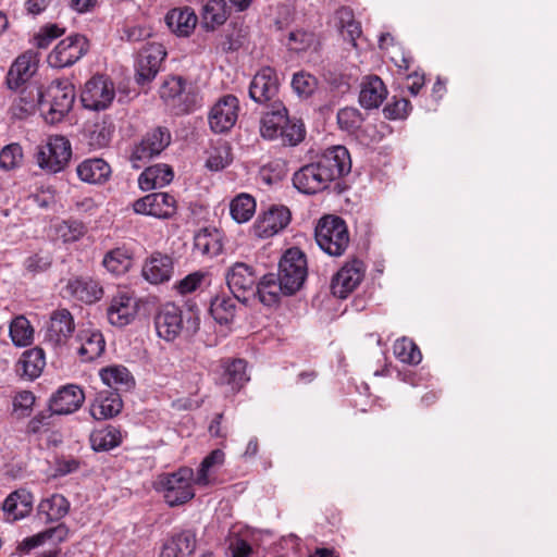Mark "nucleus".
Instances as JSON below:
<instances>
[{"label": "nucleus", "instance_id": "obj_1", "mask_svg": "<svg viewBox=\"0 0 557 557\" xmlns=\"http://www.w3.org/2000/svg\"><path fill=\"white\" fill-rule=\"evenodd\" d=\"M351 170L349 151L344 146H333L313 162L301 166L293 175V184L300 193L312 195L326 189L330 184Z\"/></svg>", "mask_w": 557, "mask_h": 557}, {"label": "nucleus", "instance_id": "obj_2", "mask_svg": "<svg viewBox=\"0 0 557 557\" xmlns=\"http://www.w3.org/2000/svg\"><path fill=\"white\" fill-rule=\"evenodd\" d=\"M154 326L160 338L173 342L182 333L194 335L199 329V317L190 310L184 311L174 304H166L156 314Z\"/></svg>", "mask_w": 557, "mask_h": 557}, {"label": "nucleus", "instance_id": "obj_3", "mask_svg": "<svg viewBox=\"0 0 557 557\" xmlns=\"http://www.w3.org/2000/svg\"><path fill=\"white\" fill-rule=\"evenodd\" d=\"M194 470L182 467L177 471L158 476L156 491L161 493L170 507L181 506L195 497L193 487Z\"/></svg>", "mask_w": 557, "mask_h": 557}, {"label": "nucleus", "instance_id": "obj_4", "mask_svg": "<svg viewBox=\"0 0 557 557\" xmlns=\"http://www.w3.org/2000/svg\"><path fill=\"white\" fill-rule=\"evenodd\" d=\"M318 246L329 256L339 257L349 246V232L346 222L336 215L321 218L314 230Z\"/></svg>", "mask_w": 557, "mask_h": 557}, {"label": "nucleus", "instance_id": "obj_5", "mask_svg": "<svg viewBox=\"0 0 557 557\" xmlns=\"http://www.w3.org/2000/svg\"><path fill=\"white\" fill-rule=\"evenodd\" d=\"M75 100V88L69 79L51 82L45 91L42 114L47 122L61 121L70 112Z\"/></svg>", "mask_w": 557, "mask_h": 557}, {"label": "nucleus", "instance_id": "obj_6", "mask_svg": "<svg viewBox=\"0 0 557 557\" xmlns=\"http://www.w3.org/2000/svg\"><path fill=\"white\" fill-rule=\"evenodd\" d=\"M72 157L70 140L61 135L50 136L35 154L38 166L48 173H59L65 169Z\"/></svg>", "mask_w": 557, "mask_h": 557}, {"label": "nucleus", "instance_id": "obj_7", "mask_svg": "<svg viewBox=\"0 0 557 557\" xmlns=\"http://www.w3.org/2000/svg\"><path fill=\"white\" fill-rule=\"evenodd\" d=\"M307 260L298 248H290L281 258L277 278L285 288V295H293L300 289L307 277Z\"/></svg>", "mask_w": 557, "mask_h": 557}, {"label": "nucleus", "instance_id": "obj_8", "mask_svg": "<svg viewBox=\"0 0 557 557\" xmlns=\"http://www.w3.org/2000/svg\"><path fill=\"white\" fill-rule=\"evenodd\" d=\"M160 97L177 115L191 112L197 106V96L186 89V82L181 76H172L160 87Z\"/></svg>", "mask_w": 557, "mask_h": 557}, {"label": "nucleus", "instance_id": "obj_9", "mask_svg": "<svg viewBox=\"0 0 557 557\" xmlns=\"http://www.w3.org/2000/svg\"><path fill=\"white\" fill-rule=\"evenodd\" d=\"M171 144V133L166 127L158 126L148 132L133 148L129 161L134 169H140L152 158L159 156Z\"/></svg>", "mask_w": 557, "mask_h": 557}, {"label": "nucleus", "instance_id": "obj_10", "mask_svg": "<svg viewBox=\"0 0 557 557\" xmlns=\"http://www.w3.org/2000/svg\"><path fill=\"white\" fill-rule=\"evenodd\" d=\"M88 39L81 34H73L59 41L49 53L47 62L54 69L72 66L88 51Z\"/></svg>", "mask_w": 557, "mask_h": 557}, {"label": "nucleus", "instance_id": "obj_11", "mask_svg": "<svg viewBox=\"0 0 557 557\" xmlns=\"http://www.w3.org/2000/svg\"><path fill=\"white\" fill-rule=\"evenodd\" d=\"M226 284L236 300L248 302L251 297H256L257 274L252 267L236 262L225 274Z\"/></svg>", "mask_w": 557, "mask_h": 557}, {"label": "nucleus", "instance_id": "obj_12", "mask_svg": "<svg viewBox=\"0 0 557 557\" xmlns=\"http://www.w3.org/2000/svg\"><path fill=\"white\" fill-rule=\"evenodd\" d=\"M114 96L113 83L102 75H97L85 84L81 99L86 109L100 111L111 104Z\"/></svg>", "mask_w": 557, "mask_h": 557}, {"label": "nucleus", "instance_id": "obj_13", "mask_svg": "<svg viewBox=\"0 0 557 557\" xmlns=\"http://www.w3.org/2000/svg\"><path fill=\"white\" fill-rule=\"evenodd\" d=\"M133 210L137 214L170 219L176 213L177 202L175 197L168 193H152L135 200Z\"/></svg>", "mask_w": 557, "mask_h": 557}, {"label": "nucleus", "instance_id": "obj_14", "mask_svg": "<svg viewBox=\"0 0 557 557\" xmlns=\"http://www.w3.org/2000/svg\"><path fill=\"white\" fill-rule=\"evenodd\" d=\"M165 57L166 51L163 45L158 42L147 45L139 52L136 61V82L141 86L150 83L160 71Z\"/></svg>", "mask_w": 557, "mask_h": 557}, {"label": "nucleus", "instance_id": "obj_15", "mask_svg": "<svg viewBox=\"0 0 557 557\" xmlns=\"http://www.w3.org/2000/svg\"><path fill=\"white\" fill-rule=\"evenodd\" d=\"M239 101L233 95L222 97L211 109L209 124L214 133L228 132L238 117Z\"/></svg>", "mask_w": 557, "mask_h": 557}, {"label": "nucleus", "instance_id": "obj_16", "mask_svg": "<svg viewBox=\"0 0 557 557\" xmlns=\"http://www.w3.org/2000/svg\"><path fill=\"white\" fill-rule=\"evenodd\" d=\"M39 55L36 51L27 50L18 55L11 64L7 74V85L12 90L20 89L29 84L30 78L38 70Z\"/></svg>", "mask_w": 557, "mask_h": 557}, {"label": "nucleus", "instance_id": "obj_17", "mask_svg": "<svg viewBox=\"0 0 557 557\" xmlns=\"http://www.w3.org/2000/svg\"><path fill=\"white\" fill-rule=\"evenodd\" d=\"M75 330L74 319L67 309H58L51 313L45 339L55 348L67 345Z\"/></svg>", "mask_w": 557, "mask_h": 557}, {"label": "nucleus", "instance_id": "obj_18", "mask_svg": "<svg viewBox=\"0 0 557 557\" xmlns=\"http://www.w3.org/2000/svg\"><path fill=\"white\" fill-rule=\"evenodd\" d=\"M364 265L360 260H352L345 263L334 275L331 289L334 296L346 298L362 281Z\"/></svg>", "mask_w": 557, "mask_h": 557}, {"label": "nucleus", "instance_id": "obj_19", "mask_svg": "<svg viewBox=\"0 0 557 557\" xmlns=\"http://www.w3.org/2000/svg\"><path fill=\"white\" fill-rule=\"evenodd\" d=\"M137 311L136 298L126 290H119L111 299L107 315L112 325L123 327L135 319Z\"/></svg>", "mask_w": 557, "mask_h": 557}, {"label": "nucleus", "instance_id": "obj_20", "mask_svg": "<svg viewBox=\"0 0 557 557\" xmlns=\"http://www.w3.org/2000/svg\"><path fill=\"white\" fill-rule=\"evenodd\" d=\"M290 222V212L284 206H272L253 224L255 235L269 238L284 230Z\"/></svg>", "mask_w": 557, "mask_h": 557}, {"label": "nucleus", "instance_id": "obj_21", "mask_svg": "<svg viewBox=\"0 0 557 557\" xmlns=\"http://www.w3.org/2000/svg\"><path fill=\"white\" fill-rule=\"evenodd\" d=\"M278 94V79L275 70L262 67L252 78L249 86V97L257 103L273 100Z\"/></svg>", "mask_w": 557, "mask_h": 557}, {"label": "nucleus", "instance_id": "obj_22", "mask_svg": "<svg viewBox=\"0 0 557 557\" xmlns=\"http://www.w3.org/2000/svg\"><path fill=\"white\" fill-rule=\"evenodd\" d=\"M84 400V391L78 385L66 384L51 396L49 408L54 414H70L78 410Z\"/></svg>", "mask_w": 557, "mask_h": 557}, {"label": "nucleus", "instance_id": "obj_23", "mask_svg": "<svg viewBox=\"0 0 557 557\" xmlns=\"http://www.w3.org/2000/svg\"><path fill=\"white\" fill-rule=\"evenodd\" d=\"M69 297L84 304L98 301L103 294L102 287L89 276L71 277L64 287Z\"/></svg>", "mask_w": 557, "mask_h": 557}, {"label": "nucleus", "instance_id": "obj_24", "mask_svg": "<svg viewBox=\"0 0 557 557\" xmlns=\"http://www.w3.org/2000/svg\"><path fill=\"white\" fill-rule=\"evenodd\" d=\"M173 260L168 255L153 252L144 262L141 274L151 284L168 282L173 274Z\"/></svg>", "mask_w": 557, "mask_h": 557}, {"label": "nucleus", "instance_id": "obj_25", "mask_svg": "<svg viewBox=\"0 0 557 557\" xmlns=\"http://www.w3.org/2000/svg\"><path fill=\"white\" fill-rule=\"evenodd\" d=\"M34 504L33 494L26 488H18L10 493L2 504V509L8 521H17L27 517Z\"/></svg>", "mask_w": 557, "mask_h": 557}, {"label": "nucleus", "instance_id": "obj_26", "mask_svg": "<svg viewBox=\"0 0 557 557\" xmlns=\"http://www.w3.org/2000/svg\"><path fill=\"white\" fill-rule=\"evenodd\" d=\"M246 368L247 363L243 359L222 360L218 383L230 386L233 392L239 391L249 381Z\"/></svg>", "mask_w": 557, "mask_h": 557}, {"label": "nucleus", "instance_id": "obj_27", "mask_svg": "<svg viewBox=\"0 0 557 557\" xmlns=\"http://www.w3.org/2000/svg\"><path fill=\"white\" fill-rule=\"evenodd\" d=\"M387 97V89L383 81L376 76H367L361 83L359 102L364 109H376Z\"/></svg>", "mask_w": 557, "mask_h": 557}, {"label": "nucleus", "instance_id": "obj_28", "mask_svg": "<svg viewBox=\"0 0 557 557\" xmlns=\"http://www.w3.org/2000/svg\"><path fill=\"white\" fill-rule=\"evenodd\" d=\"M223 236L216 228L205 227L194 237V252L207 258H213L222 252Z\"/></svg>", "mask_w": 557, "mask_h": 557}, {"label": "nucleus", "instance_id": "obj_29", "mask_svg": "<svg viewBox=\"0 0 557 557\" xmlns=\"http://www.w3.org/2000/svg\"><path fill=\"white\" fill-rule=\"evenodd\" d=\"M122 407V399L116 392L101 391L90 406V414L96 420H106L120 413Z\"/></svg>", "mask_w": 557, "mask_h": 557}, {"label": "nucleus", "instance_id": "obj_30", "mask_svg": "<svg viewBox=\"0 0 557 557\" xmlns=\"http://www.w3.org/2000/svg\"><path fill=\"white\" fill-rule=\"evenodd\" d=\"M197 15L195 11L188 7L175 8L168 12L165 22L169 28L177 36L187 37L189 36L196 25Z\"/></svg>", "mask_w": 557, "mask_h": 557}, {"label": "nucleus", "instance_id": "obj_31", "mask_svg": "<svg viewBox=\"0 0 557 557\" xmlns=\"http://www.w3.org/2000/svg\"><path fill=\"white\" fill-rule=\"evenodd\" d=\"M77 352L83 361H92L100 357L106 348L102 334L96 330H83L77 335Z\"/></svg>", "mask_w": 557, "mask_h": 557}, {"label": "nucleus", "instance_id": "obj_32", "mask_svg": "<svg viewBox=\"0 0 557 557\" xmlns=\"http://www.w3.org/2000/svg\"><path fill=\"white\" fill-rule=\"evenodd\" d=\"M173 177L172 168L159 163L145 169L138 177V184L143 190H150L164 187L172 182Z\"/></svg>", "mask_w": 557, "mask_h": 557}, {"label": "nucleus", "instance_id": "obj_33", "mask_svg": "<svg viewBox=\"0 0 557 557\" xmlns=\"http://www.w3.org/2000/svg\"><path fill=\"white\" fill-rule=\"evenodd\" d=\"M45 366V351L39 347H35L22 354L16 371L28 380H35L41 374Z\"/></svg>", "mask_w": 557, "mask_h": 557}, {"label": "nucleus", "instance_id": "obj_34", "mask_svg": "<svg viewBox=\"0 0 557 557\" xmlns=\"http://www.w3.org/2000/svg\"><path fill=\"white\" fill-rule=\"evenodd\" d=\"M195 548V535L190 531H184L164 543L160 557H188Z\"/></svg>", "mask_w": 557, "mask_h": 557}, {"label": "nucleus", "instance_id": "obj_35", "mask_svg": "<svg viewBox=\"0 0 557 557\" xmlns=\"http://www.w3.org/2000/svg\"><path fill=\"white\" fill-rule=\"evenodd\" d=\"M78 177L86 183L99 184L108 180L111 168L102 159H87L76 169Z\"/></svg>", "mask_w": 557, "mask_h": 557}, {"label": "nucleus", "instance_id": "obj_36", "mask_svg": "<svg viewBox=\"0 0 557 557\" xmlns=\"http://www.w3.org/2000/svg\"><path fill=\"white\" fill-rule=\"evenodd\" d=\"M281 294L285 295V288L277 278V274H265L259 283H256V296L265 306L278 302Z\"/></svg>", "mask_w": 557, "mask_h": 557}, {"label": "nucleus", "instance_id": "obj_37", "mask_svg": "<svg viewBox=\"0 0 557 557\" xmlns=\"http://www.w3.org/2000/svg\"><path fill=\"white\" fill-rule=\"evenodd\" d=\"M70 503L61 494H53L42 499L38 505V515L47 522L59 521L66 516Z\"/></svg>", "mask_w": 557, "mask_h": 557}, {"label": "nucleus", "instance_id": "obj_38", "mask_svg": "<svg viewBox=\"0 0 557 557\" xmlns=\"http://www.w3.org/2000/svg\"><path fill=\"white\" fill-rule=\"evenodd\" d=\"M89 441L95 451H108L122 443V433L120 429L113 425H106L104 428L94 430Z\"/></svg>", "mask_w": 557, "mask_h": 557}, {"label": "nucleus", "instance_id": "obj_39", "mask_svg": "<svg viewBox=\"0 0 557 557\" xmlns=\"http://www.w3.org/2000/svg\"><path fill=\"white\" fill-rule=\"evenodd\" d=\"M20 91L18 106L21 111L32 114L38 108L42 112L45 91L37 83L23 85Z\"/></svg>", "mask_w": 557, "mask_h": 557}, {"label": "nucleus", "instance_id": "obj_40", "mask_svg": "<svg viewBox=\"0 0 557 557\" xmlns=\"http://www.w3.org/2000/svg\"><path fill=\"white\" fill-rule=\"evenodd\" d=\"M287 110L281 103L275 110L267 112L261 119L260 133L265 139L280 137L283 124L286 122Z\"/></svg>", "mask_w": 557, "mask_h": 557}, {"label": "nucleus", "instance_id": "obj_41", "mask_svg": "<svg viewBox=\"0 0 557 557\" xmlns=\"http://www.w3.org/2000/svg\"><path fill=\"white\" fill-rule=\"evenodd\" d=\"M234 296L225 294L215 296L210 304L212 318L221 325L231 323L235 318L236 302Z\"/></svg>", "mask_w": 557, "mask_h": 557}, {"label": "nucleus", "instance_id": "obj_42", "mask_svg": "<svg viewBox=\"0 0 557 557\" xmlns=\"http://www.w3.org/2000/svg\"><path fill=\"white\" fill-rule=\"evenodd\" d=\"M102 382L115 391H128L134 385L131 372L123 366H113L100 371Z\"/></svg>", "mask_w": 557, "mask_h": 557}, {"label": "nucleus", "instance_id": "obj_43", "mask_svg": "<svg viewBox=\"0 0 557 557\" xmlns=\"http://www.w3.org/2000/svg\"><path fill=\"white\" fill-rule=\"evenodd\" d=\"M202 25L207 29H214L225 23L228 11L225 0H208L202 8Z\"/></svg>", "mask_w": 557, "mask_h": 557}, {"label": "nucleus", "instance_id": "obj_44", "mask_svg": "<svg viewBox=\"0 0 557 557\" xmlns=\"http://www.w3.org/2000/svg\"><path fill=\"white\" fill-rule=\"evenodd\" d=\"M230 212L237 223L249 221L256 212L255 198L246 193L237 195L230 203Z\"/></svg>", "mask_w": 557, "mask_h": 557}, {"label": "nucleus", "instance_id": "obj_45", "mask_svg": "<svg viewBox=\"0 0 557 557\" xmlns=\"http://www.w3.org/2000/svg\"><path fill=\"white\" fill-rule=\"evenodd\" d=\"M102 264L109 272L115 275L123 274L132 264L131 255L124 248L112 249L106 253Z\"/></svg>", "mask_w": 557, "mask_h": 557}, {"label": "nucleus", "instance_id": "obj_46", "mask_svg": "<svg viewBox=\"0 0 557 557\" xmlns=\"http://www.w3.org/2000/svg\"><path fill=\"white\" fill-rule=\"evenodd\" d=\"M9 333L14 345L24 347L32 343L34 330L25 317L18 315L10 323Z\"/></svg>", "mask_w": 557, "mask_h": 557}, {"label": "nucleus", "instance_id": "obj_47", "mask_svg": "<svg viewBox=\"0 0 557 557\" xmlns=\"http://www.w3.org/2000/svg\"><path fill=\"white\" fill-rule=\"evenodd\" d=\"M394 355L399 361L408 364H418L422 359L419 347L407 337H401L395 342Z\"/></svg>", "mask_w": 557, "mask_h": 557}, {"label": "nucleus", "instance_id": "obj_48", "mask_svg": "<svg viewBox=\"0 0 557 557\" xmlns=\"http://www.w3.org/2000/svg\"><path fill=\"white\" fill-rule=\"evenodd\" d=\"M232 160L231 146L224 141L211 149L206 165L212 171H220L230 165Z\"/></svg>", "mask_w": 557, "mask_h": 557}, {"label": "nucleus", "instance_id": "obj_49", "mask_svg": "<svg viewBox=\"0 0 557 557\" xmlns=\"http://www.w3.org/2000/svg\"><path fill=\"white\" fill-rule=\"evenodd\" d=\"M363 117L356 108L346 107L337 112L339 128L348 133H355L362 124Z\"/></svg>", "mask_w": 557, "mask_h": 557}, {"label": "nucleus", "instance_id": "obj_50", "mask_svg": "<svg viewBox=\"0 0 557 557\" xmlns=\"http://www.w3.org/2000/svg\"><path fill=\"white\" fill-rule=\"evenodd\" d=\"M317 85V78L313 75L302 71L295 73L292 79V87L294 91L301 98L310 97L315 90Z\"/></svg>", "mask_w": 557, "mask_h": 557}, {"label": "nucleus", "instance_id": "obj_51", "mask_svg": "<svg viewBox=\"0 0 557 557\" xmlns=\"http://www.w3.org/2000/svg\"><path fill=\"white\" fill-rule=\"evenodd\" d=\"M284 145L296 146L305 138L304 124L298 121H290L286 116L280 137Z\"/></svg>", "mask_w": 557, "mask_h": 557}, {"label": "nucleus", "instance_id": "obj_52", "mask_svg": "<svg viewBox=\"0 0 557 557\" xmlns=\"http://www.w3.org/2000/svg\"><path fill=\"white\" fill-rule=\"evenodd\" d=\"M23 161V149L18 144H10L0 151V168L9 171L17 168Z\"/></svg>", "mask_w": 557, "mask_h": 557}, {"label": "nucleus", "instance_id": "obj_53", "mask_svg": "<svg viewBox=\"0 0 557 557\" xmlns=\"http://www.w3.org/2000/svg\"><path fill=\"white\" fill-rule=\"evenodd\" d=\"M35 399V395L30 391L17 392L13 397V414L17 419L29 417Z\"/></svg>", "mask_w": 557, "mask_h": 557}, {"label": "nucleus", "instance_id": "obj_54", "mask_svg": "<svg viewBox=\"0 0 557 557\" xmlns=\"http://www.w3.org/2000/svg\"><path fill=\"white\" fill-rule=\"evenodd\" d=\"M52 256L48 251H38L24 261L25 269L30 273H41L47 271L52 264Z\"/></svg>", "mask_w": 557, "mask_h": 557}, {"label": "nucleus", "instance_id": "obj_55", "mask_svg": "<svg viewBox=\"0 0 557 557\" xmlns=\"http://www.w3.org/2000/svg\"><path fill=\"white\" fill-rule=\"evenodd\" d=\"M314 42V34L305 30L290 32L287 46L296 52L305 51Z\"/></svg>", "mask_w": 557, "mask_h": 557}, {"label": "nucleus", "instance_id": "obj_56", "mask_svg": "<svg viewBox=\"0 0 557 557\" xmlns=\"http://www.w3.org/2000/svg\"><path fill=\"white\" fill-rule=\"evenodd\" d=\"M411 109L409 100L405 98L395 99L384 108V114L391 120L405 119Z\"/></svg>", "mask_w": 557, "mask_h": 557}, {"label": "nucleus", "instance_id": "obj_57", "mask_svg": "<svg viewBox=\"0 0 557 557\" xmlns=\"http://www.w3.org/2000/svg\"><path fill=\"white\" fill-rule=\"evenodd\" d=\"M207 275L202 272H194L181 280L176 288L181 294H189L201 286Z\"/></svg>", "mask_w": 557, "mask_h": 557}, {"label": "nucleus", "instance_id": "obj_58", "mask_svg": "<svg viewBox=\"0 0 557 557\" xmlns=\"http://www.w3.org/2000/svg\"><path fill=\"white\" fill-rule=\"evenodd\" d=\"M63 534V533H66V530L64 529L63 525H59L58 528L53 529V530H50L46 533H42V534H38L36 536H32V537H28L26 539L23 544L26 548L28 549H32L38 545H40L42 543V540L44 537L48 536V537H52L53 534ZM58 539L59 540H62V535H58Z\"/></svg>", "mask_w": 557, "mask_h": 557}, {"label": "nucleus", "instance_id": "obj_59", "mask_svg": "<svg viewBox=\"0 0 557 557\" xmlns=\"http://www.w3.org/2000/svg\"><path fill=\"white\" fill-rule=\"evenodd\" d=\"M64 228L66 230L62 233L64 242H76L85 233L84 225L81 222L76 221L65 223Z\"/></svg>", "mask_w": 557, "mask_h": 557}, {"label": "nucleus", "instance_id": "obj_60", "mask_svg": "<svg viewBox=\"0 0 557 557\" xmlns=\"http://www.w3.org/2000/svg\"><path fill=\"white\" fill-rule=\"evenodd\" d=\"M230 549L232 552V557H248L251 553L250 545L242 539L233 541L230 544Z\"/></svg>", "mask_w": 557, "mask_h": 557}, {"label": "nucleus", "instance_id": "obj_61", "mask_svg": "<svg viewBox=\"0 0 557 557\" xmlns=\"http://www.w3.org/2000/svg\"><path fill=\"white\" fill-rule=\"evenodd\" d=\"M341 29H342L343 33H345L347 35V37L351 41V44L354 46H356V39L361 34V26H360V24L358 22H356L355 20H352L351 22H349L348 24L343 26Z\"/></svg>", "mask_w": 557, "mask_h": 557}, {"label": "nucleus", "instance_id": "obj_62", "mask_svg": "<svg viewBox=\"0 0 557 557\" xmlns=\"http://www.w3.org/2000/svg\"><path fill=\"white\" fill-rule=\"evenodd\" d=\"M79 468V462L75 459H63L58 462L57 472L60 475H66L75 472Z\"/></svg>", "mask_w": 557, "mask_h": 557}, {"label": "nucleus", "instance_id": "obj_63", "mask_svg": "<svg viewBox=\"0 0 557 557\" xmlns=\"http://www.w3.org/2000/svg\"><path fill=\"white\" fill-rule=\"evenodd\" d=\"M210 468H205V463L201 462L200 467L197 471V475L194 476L193 485L196 484L198 486H208L211 483L210 480Z\"/></svg>", "mask_w": 557, "mask_h": 557}, {"label": "nucleus", "instance_id": "obj_64", "mask_svg": "<svg viewBox=\"0 0 557 557\" xmlns=\"http://www.w3.org/2000/svg\"><path fill=\"white\" fill-rule=\"evenodd\" d=\"M205 468L212 469L215 466H221L224 462V453L221 449L211 451L203 460Z\"/></svg>", "mask_w": 557, "mask_h": 557}]
</instances>
